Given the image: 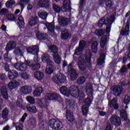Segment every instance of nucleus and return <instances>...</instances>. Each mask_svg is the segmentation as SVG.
<instances>
[{"label":"nucleus","instance_id":"nucleus-16","mask_svg":"<svg viewBox=\"0 0 130 130\" xmlns=\"http://www.w3.org/2000/svg\"><path fill=\"white\" fill-rule=\"evenodd\" d=\"M5 99V100H8L9 99V94H8V90H7V87L3 86L0 91V97L2 96Z\"/></svg>","mask_w":130,"mask_h":130},{"label":"nucleus","instance_id":"nucleus-56","mask_svg":"<svg viewBox=\"0 0 130 130\" xmlns=\"http://www.w3.org/2000/svg\"><path fill=\"white\" fill-rule=\"evenodd\" d=\"M53 8L54 11H55V12H56V13H59L60 12V8L55 5H54L53 6Z\"/></svg>","mask_w":130,"mask_h":130},{"label":"nucleus","instance_id":"nucleus-29","mask_svg":"<svg viewBox=\"0 0 130 130\" xmlns=\"http://www.w3.org/2000/svg\"><path fill=\"white\" fill-rule=\"evenodd\" d=\"M34 76L35 78L38 81H40L44 78V74L42 72L37 71L35 72Z\"/></svg>","mask_w":130,"mask_h":130},{"label":"nucleus","instance_id":"nucleus-12","mask_svg":"<svg viewBox=\"0 0 130 130\" xmlns=\"http://www.w3.org/2000/svg\"><path fill=\"white\" fill-rule=\"evenodd\" d=\"M111 122L112 124L119 126L121 124V121H120V118L116 115H113L111 118Z\"/></svg>","mask_w":130,"mask_h":130},{"label":"nucleus","instance_id":"nucleus-3","mask_svg":"<svg viewBox=\"0 0 130 130\" xmlns=\"http://www.w3.org/2000/svg\"><path fill=\"white\" fill-rule=\"evenodd\" d=\"M115 19L114 16H111L110 20L107 18L102 19L99 21L98 23L99 28H101V27L103 26V24H105V25H107L106 28L107 32H110V26H111V24L114 21Z\"/></svg>","mask_w":130,"mask_h":130},{"label":"nucleus","instance_id":"nucleus-41","mask_svg":"<svg viewBox=\"0 0 130 130\" xmlns=\"http://www.w3.org/2000/svg\"><path fill=\"white\" fill-rule=\"evenodd\" d=\"M105 59V55L104 54H101L99 60H98V66H102V64L105 62V61H104Z\"/></svg>","mask_w":130,"mask_h":130},{"label":"nucleus","instance_id":"nucleus-59","mask_svg":"<svg viewBox=\"0 0 130 130\" xmlns=\"http://www.w3.org/2000/svg\"><path fill=\"white\" fill-rule=\"evenodd\" d=\"M22 104H23V100L22 99H19L16 102V105L19 107H22Z\"/></svg>","mask_w":130,"mask_h":130},{"label":"nucleus","instance_id":"nucleus-64","mask_svg":"<svg viewBox=\"0 0 130 130\" xmlns=\"http://www.w3.org/2000/svg\"><path fill=\"white\" fill-rule=\"evenodd\" d=\"M126 71H127V68H126V66H123L120 70L121 73H125Z\"/></svg>","mask_w":130,"mask_h":130},{"label":"nucleus","instance_id":"nucleus-28","mask_svg":"<svg viewBox=\"0 0 130 130\" xmlns=\"http://www.w3.org/2000/svg\"><path fill=\"white\" fill-rule=\"evenodd\" d=\"M117 102V98H115L111 101V102H109V106L113 107L115 109H117V108H118V104L116 103Z\"/></svg>","mask_w":130,"mask_h":130},{"label":"nucleus","instance_id":"nucleus-9","mask_svg":"<svg viewBox=\"0 0 130 130\" xmlns=\"http://www.w3.org/2000/svg\"><path fill=\"white\" fill-rule=\"evenodd\" d=\"M126 85V82L125 81H123L121 82V86H115L114 88L113 91L114 93H115L116 96H118V95H120L121 92H122V87H124Z\"/></svg>","mask_w":130,"mask_h":130},{"label":"nucleus","instance_id":"nucleus-15","mask_svg":"<svg viewBox=\"0 0 130 130\" xmlns=\"http://www.w3.org/2000/svg\"><path fill=\"white\" fill-rule=\"evenodd\" d=\"M45 98L46 100H57L59 98V95L56 93H47Z\"/></svg>","mask_w":130,"mask_h":130},{"label":"nucleus","instance_id":"nucleus-55","mask_svg":"<svg viewBox=\"0 0 130 130\" xmlns=\"http://www.w3.org/2000/svg\"><path fill=\"white\" fill-rule=\"evenodd\" d=\"M86 46V42L84 41H81L79 42V47L84 49L85 48V47Z\"/></svg>","mask_w":130,"mask_h":130},{"label":"nucleus","instance_id":"nucleus-35","mask_svg":"<svg viewBox=\"0 0 130 130\" xmlns=\"http://www.w3.org/2000/svg\"><path fill=\"white\" fill-rule=\"evenodd\" d=\"M26 109L29 112H31L32 113H36L38 112V110L36 108L35 106H32V107L30 106V105H27L26 106Z\"/></svg>","mask_w":130,"mask_h":130},{"label":"nucleus","instance_id":"nucleus-17","mask_svg":"<svg viewBox=\"0 0 130 130\" xmlns=\"http://www.w3.org/2000/svg\"><path fill=\"white\" fill-rule=\"evenodd\" d=\"M38 6L39 8H48L49 7V1L39 0L38 3Z\"/></svg>","mask_w":130,"mask_h":130},{"label":"nucleus","instance_id":"nucleus-14","mask_svg":"<svg viewBox=\"0 0 130 130\" xmlns=\"http://www.w3.org/2000/svg\"><path fill=\"white\" fill-rule=\"evenodd\" d=\"M20 92L21 94H30L32 92V88L28 86H22L20 88Z\"/></svg>","mask_w":130,"mask_h":130},{"label":"nucleus","instance_id":"nucleus-25","mask_svg":"<svg viewBox=\"0 0 130 130\" xmlns=\"http://www.w3.org/2000/svg\"><path fill=\"white\" fill-rule=\"evenodd\" d=\"M45 26L47 27L48 31H49L51 33V35H53L54 34V29H55V27H54V24H53V23H47L45 24Z\"/></svg>","mask_w":130,"mask_h":130},{"label":"nucleus","instance_id":"nucleus-31","mask_svg":"<svg viewBox=\"0 0 130 130\" xmlns=\"http://www.w3.org/2000/svg\"><path fill=\"white\" fill-rule=\"evenodd\" d=\"M38 20V19L37 16L31 17L28 21V24L29 26H35V25H36V24H37Z\"/></svg>","mask_w":130,"mask_h":130},{"label":"nucleus","instance_id":"nucleus-49","mask_svg":"<svg viewBox=\"0 0 130 130\" xmlns=\"http://www.w3.org/2000/svg\"><path fill=\"white\" fill-rule=\"evenodd\" d=\"M82 113L84 115L88 114V108L87 105L83 106L82 108Z\"/></svg>","mask_w":130,"mask_h":130},{"label":"nucleus","instance_id":"nucleus-38","mask_svg":"<svg viewBox=\"0 0 130 130\" xmlns=\"http://www.w3.org/2000/svg\"><path fill=\"white\" fill-rule=\"evenodd\" d=\"M48 15V14H47V13H46L44 10H40L38 12V16H40V18L43 19V20H45V19L47 18Z\"/></svg>","mask_w":130,"mask_h":130},{"label":"nucleus","instance_id":"nucleus-8","mask_svg":"<svg viewBox=\"0 0 130 130\" xmlns=\"http://www.w3.org/2000/svg\"><path fill=\"white\" fill-rule=\"evenodd\" d=\"M68 73L70 74V79L72 81H75L77 78V72H76V70H74L73 69V65L72 63H70L68 66Z\"/></svg>","mask_w":130,"mask_h":130},{"label":"nucleus","instance_id":"nucleus-57","mask_svg":"<svg viewBox=\"0 0 130 130\" xmlns=\"http://www.w3.org/2000/svg\"><path fill=\"white\" fill-rule=\"evenodd\" d=\"M6 17L10 21L15 20V16H14L13 14H8Z\"/></svg>","mask_w":130,"mask_h":130},{"label":"nucleus","instance_id":"nucleus-43","mask_svg":"<svg viewBox=\"0 0 130 130\" xmlns=\"http://www.w3.org/2000/svg\"><path fill=\"white\" fill-rule=\"evenodd\" d=\"M29 2H30V0H20L19 5L21 8V11H23V9H24L25 5H27Z\"/></svg>","mask_w":130,"mask_h":130},{"label":"nucleus","instance_id":"nucleus-7","mask_svg":"<svg viewBox=\"0 0 130 130\" xmlns=\"http://www.w3.org/2000/svg\"><path fill=\"white\" fill-rule=\"evenodd\" d=\"M15 47H16V43L15 42H10L7 44L6 46L7 52L4 55V58L7 61L12 59V57L9 56V53L8 52L10 51V50H12V49H13V48H15Z\"/></svg>","mask_w":130,"mask_h":130},{"label":"nucleus","instance_id":"nucleus-63","mask_svg":"<svg viewBox=\"0 0 130 130\" xmlns=\"http://www.w3.org/2000/svg\"><path fill=\"white\" fill-rule=\"evenodd\" d=\"M8 13V10L6 9H2L0 11V14L2 16L4 15H6Z\"/></svg>","mask_w":130,"mask_h":130},{"label":"nucleus","instance_id":"nucleus-34","mask_svg":"<svg viewBox=\"0 0 130 130\" xmlns=\"http://www.w3.org/2000/svg\"><path fill=\"white\" fill-rule=\"evenodd\" d=\"M25 50L22 47H20L19 48H16L14 53L16 54V55H22L23 53H24V51Z\"/></svg>","mask_w":130,"mask_h":130},{"label":"nucleus","instance_id":"nucleus-36","mask_svg":"<svg viewBox=\"0 0 130 130\" xmlns=\"http://www.w3.org/2000/svg\"><path fill=\"white\" fill-rule=\"evenodd\" d=\"M31 62L30 65L29 66L30 68L32 69L34 71H38L39 69L41 68L40 63H37L36 64H33V62L32 61H29Z\"/></svg>","mask_w":130,"mask_h":130},{"label":"nucleus","instance_id":"nucleus-30","mask_svg":"<svg viewBox=\"0 0 130 130\" xmlns=\"http://www.w3.org/2000/svg\"><path fill=\"white\" fill-rule=\"evenodd\" d=\"M66 117L68 121H70V122H72V121H74L75 119L73 112H71L70 111H67Z\"/></svg>","mask_w":130,"mask_h":130},{"label":"nucleus","instance_id":"nucleus-11","mask_svg":"<svg viewBox=\"0 0 130 130\" xmlns=\"http://www.w3.org/2000/svg\"><path fill=\"white\" fill-rule=\"evenodd\" d=\"M58 22L59 25L64 27V26H67L68 24L70 23L71 20L69 18H66L60 16L58 18Z\"/></svg>","mask_w":130,"mask_h":130},{"label":"nucleus","instance_id":"nucleus-48","mask_svg":"<svg viewBox=\"0 0 130 130\" xmlns=\"http://www.w3.org/2000/svg\"><path fill=\"white\" fill-rule=\"evenodd\" d=\"M83 50H84V49H83V48L78 47L76 49L75 54H76V55H80V54H82V53H83Z\"/></svg>","mask_w":130,"mask_h":130},{"label":"nucleus","instance_id":"nucleus-4","mask_svg":"<svg viewBox=\"0 0 130 130\" xmlns=\"http://www.w3.org/2000/svg\"><path fill=\"white\" fill-rule=\"evenodd\" d=\"M12 66L15 68L17 71H21V72H25L27 71L28 67L31 66V61L26 60L24 63L17 62L13 64Z\"/></svg>","mask_w":130,"mask_h":130},{"label":"nucleus","instance_id":"nucleus-61","mask_svg":"<svg viewBox=\"0 0 130 130\" xmlns=\"http://www.w3.org/2000/svg\"><path fill=\"white\" fill-rule=\"evenodd\" d=\"M95 33L96 35H98V36H101V35H103L104 31L103 30H96Z\"/></svg>","mask_w":130,"mask_h":130},{"label":"nucleus","instance_id":"nucleus-39","mask_svg":"<svg viewBox=\"0 0 130 130\" xmlns=\"http://www.w3.org/2000/svg\"><path fill=\"white\" fill-rule=\"evenodd\" d=\"M120 117L123 121H126L127 120V114L124 110L121 111Z\"/></svg>","mask_w":130,"mask_h":130},{"label":"nucleus","instance_id":"nucleus-32","mask_svg":"<svg viewBox=\"0 0 130 130\" xmlns=\"http://www.w3.org/2000/svg\"><path fill=\"white\" fill-rule=\"evenodd\" d=\"M53 57L54 61H55L56 63L59 64V63L61 62V58H60V56H59V55H58V53H55L53 54Z\"/></svg>","mask_w":130,"mask_h":130},{"label":"nucleus","instance_id":"nucleus-33","mask_svg":"<svg viewBox=\"0 0 130 130\" xmlns=\"http://www.w3.org/2000/svg\"><path fill=\"white\" fill-rule=\"evenodd\" d=\"M108 38H109V37L108 36H104L102 37L101 40V46L102 48H104V47H105Z\"/></svg>","mask_w":130,"mask_h":130},{"label":"nucleus","instance_id":"nucleus-51","mask_svg":"<svg viewBox=\"0 0 130 130\" xmlns=\"http://www.w3.org/2000/svg\"><path fill=\"white\" fill-rule=\"evenodd\" d=\"M130 102V95H126L125 96V99L124 100V104H126V105H127V104H129Z\"/></svg>","mask_w":130,"mask_h":130},{"label":"nucleus","instance_id":"nucleus-1","mask_svg":"<svg viewBox=\"0 0 130 130\" xmlns=\"http://www.w3.org/2000/svg\"><path fill=\"white\" fill-rule=\"evenodd\" d=\"M88 51L89 53L87 54V56L84 54H82L78 58L77 64L81 72H85L87 66L90 68V67L92 66L91 62V53H90L89 50H88Z\"/></svg>","mask_w":130,"mask_h":130},{"label":"nucleus","instance_id":"nucleus-53","mask_svg":"<svg viewBox=\"0 0 130 130\" xmlns=\"http://www.w3.org/2000/svg\"><path fill=\"white\" fill-rule=\"evenodd\" d=\"M30 127L31 128H33V127H35V126L36 125V120L34 118H31L30 120Z\"/></svg>","mask_w":130,"mask_h":130},{"label":"nucleus","instance_id":"nucleus-54","mask_svg":"<svg viewBox=\"0 0 130 130\" xmlns=\"http://www.w3.org/2000/svg\"><path fill=\"white\" fill-rule=\"evenodd\" d=\"M70 34L69 32L66 31L62 33L61 38L62 39H68L69 38Z\"/></svg>","mask_w":130,"mask_h":130},{"label":"nucleus","instance_id":"nucleus-44","mask_svg":"<svg viewBox=\"0 0 130 130\" xmlns=\"http://www.w3.org/2000/svg\"><path fill=\"white\" fill-rule=\"evenodd\" d=\"M16 4V2L14 0H10L6 2V6L7 8H12L14 5Z\"/></svg>","mask_w":130,"mask_h":130},{"label":"nucleus","instance_id":"nucleus-45","mask_svg":"<svg viewBox=\"0 0 130 130\" xmlns=\"http://www.w3.org/2000/svg\"><path fill=\"white\" fill-rule=\"evenodd\" d=\"M85 82H86L85 77H80L77 79V84H79V85H83Z\"/></svg>","mask_w":130,"mask_h":130},{"label":"nucleus","instance_id":"nucleus-23","mask_svg":"<svg viewBox=\"0 0 130 130\" xmlns=\"http://www.w3.org/2000/svg\"><path fill=\"white\" fill-rule=\"evenodd\" d=\"M70 5L71 3L69 0H65L63 2V10L64 12H70L71 11V8H70Z\"/></svg>","mask_w":130,"mask_h":130},{"label":"nucleus","instance_id":"nucleus-52","mask_svg":"<svg viewBox=\"0 0 130 130\" xmlns=\"http://www.w3.org/2000/svg\"><path fill=\"white\" fill-rule=\"evenodd\" d=\"M43 100H44V99H39L37 100V103H38V104H39V105H40L42 108H46V107H47V105H42V104H40V103H42V101H43Z\"/></svg>","mask_w":130,"mask_h":130},{"label":"nucleus","instance_id":"nucleus-24","mask_svg":"<svg viewBox=\"0 0 130 130\" xmlns=\"http://www.w3.org/2000/svg\"><path fill=\"white\" fill-rule=\"evenodd\" d=\"M54 70V66H53V63H49L46 69V74L47 75H51L53 73Z\"/></svg>","mask_w":130,"mask_h":130},{"label":"nucleus","instance_id":"nucleus-58","mask_svg":"<svg viewBox=\"0 0 130 130\" xmlns=\"http://www.w3.org/2000/svg\"><path fill=\"white\" fill-rule=\"evenodd\" d=\"M92 103V100L90 98H87L85 101V105H90Z\"/></svg>","mask_w":130,"mask_h":130},{"label":"nucleus","instance_id":"nucleus-18","mask_svg":"<svg viewBox=\"0 0 130 130\" xmlns=\"http://www.w3.org/2000/svg\"><path fill=\"white\" fill-rule=\"evenodd\" d=\"M42 61L43 62H46L48 64L49 63H54V62L50 60V56L47 54H43L42 56Z\"/></svg>","mask_w":130,"mask_h":130},{"label":"nucleus","instance_id":"nucleus-47","mask_svg":"<svg viewBox=\"0 0 130 130\" xmlns=\"http://www.w3.org/2000/svg\"><path fill=\"white\" fill-rule=\"evenodd\" d=\"M26 99L29 103L30 104H35V99L34 98L31 96H27L26 98Z\"/></svg>","mask_w":130,"mask_h":130},{"label":"nucleus","instance_id":"nucleus-40","mask_svg":"<svg viewBox=\"0 0 130 130\" xmlns=\"http://www.w3.org/2000/svg\"><path fill=\"white\" fill-rule=\"evenodd\" d=\"M121 35H129V24H127L125 26V30H121Z\"/></svg>","mask_w":130,"mask_h":130},{"label":"nucleus","instance_id":"nucleus-21","mask_svg":"<svg viewBox=\"0 0 130 130\" xmlns=\"http://www.w3.org/2000/svg\"><path fill=\"white\" fill-rule=\"evenodd\" d=\"M42 93H43V88L41 87H39L34 91L33 95L35 97H40Z\"/></svg>","mask_w":130,"mask_h":130},{"label":"nucleus","instance_id":"nucleus-20","mask_svg":"<svg viewBox=\"0 0 130 130\" xmlns=\"http://www.w3.org/2000/svg\"><path fill=\"white\" fill-rule=\"evenodd\" d=\"M20 86V83L17 80H14L10 82L8 84V88L12 90L13 89H16Z\"/></svg>","mask_w":130,"mask_h":130},{"label":"nucleus","instance_id":"nucleus-27","mask_svg":"<svg viewBox=\"0 0 130 130\" xmlns=\"http://www.w3.org/2000/svg\"><path fill=\"white\" fill-rule=\"evenodd\" d=\"M105 3L107 8H111L113 6V3L111 0H99L100 5H103Z\"/></svg>","mask_w":130,"mask_h":130},{"label":"nucleus","instance_id":"nucleus-62","mask_svg":"<svg viewBox=\"0 0 130 130\" xmlns=\"http://www.w3.org/2000/svg\"><path fill=\"white\" fill-rule=\"evenodd\" d=\"M16 130H23V123H20L16 126Z\"/></svg>","mask_w":130,"mask_h":130},{"label":"nucleus","instance_id":"nucleus-19","mask_svg":"<svg viewBox=\"0 0 130 130\" xmlns=\"http://www.w3.org/2000/svg\"><path fill=\"white\" fill-rule=\"evenodd\" d=\"M36 37L38 40H45L48 38V35L44 32H38L36 34Z\"/></svg>","mask_w":130,"mask_h":130},{"label":"nucleus","instance_id":"nucleus-22","mask_svg":"<svg viewBox=\"0 0 130 130\" xmlns=\"http://www.w3.org/2000/svg\"><path fill=\"white\" fill-rule=\"evenodd\" d=\"M8 77L10 80H14L18 77V72L15 70L10 71L8 72Z\"/></svg>","mask_w":130,"mask_h":130},{"label":"nucleus","instance_id":"nucleus-2","mask_svg":"<svg viewBox=\"0 0 130 130\" xmlns=\"http://www.w3.org/2000/svg\"><path fill=\"white\" fill-rule=\"evenodd\" d=\"M60 92L66 97L72 96V97H74V98H78L80 96L79 87L75 85L71 86L69 90H68L67 87L62 86L60 88Z\"/></svg>","mask_w":130,"mask_h":130},{"label":"nucleus","instance_id":"nucleus-50","mask_svg":"<svg viewBox=\"0 0 130 130\" xmlns=\"http://www.w3.org/2000/svg\"><path fill=\"white\" fill-rule=\"evenodd\" d=\"M66 104L70 107H75V106L76 105V103L74 101H68L66 103Z\"/></svg>","mask_w":130,"mask_h":130},{"label":"nucleus","instance_id":"nucleus-10","mask_svg":"<svg viewBox=\"0 0 130 130\" xmlns=\"http://www.w3.org/2000/svg\"><path fill=\"white\" fill-rule=\"evenodd\" d=\"M27 52L34 55H37L39 52V47L38 46H31L27 48Z\"/></svg>","mask_w":130,"mask_h":130},{"label":"nucleus","instance_id":"nucleus-42","mask_svg":"<svg viewBox=\"0 0 130 130\" xmlns=\"http://www.w3.org/2000/svg\"><path fill=\"white\" fill-rule=\"evenodd\" d=\"M20 77L23 80H28L30 79V75L26 72H23L20 74Z\"/></svg>","mask_w":130,"mask_h":130},{"label":"nucleus","instance_id":"nucleus-37","mask_svg":"<svg viewBox=\"0 0 130 130\" xmlns=\"http://www.w3.org/2000/svg\"><path fill=\"white\" fill-rule=\"evenodd\" d=\"M91 49L94 53H96L98 51V43L97 42H93L91 46Z\"/></svg>","mask_w":130,"mask_h":130},{"label":"nucleus","instance_id":"nucleus-13","mask_svg":"<svg viewBox=\"0 0 130 130\" xmlns=\"http://www.w3.org/2000/svg\"><path fill=\"white\" fill-rule=\"evenodd\" d=\"M17 23L18 27L20 30L21 29H24V28H25V22H24V18H23V16H22L21 14L18 15Z\"/></svg>","mask_w":130,"mask_h":130},{"label":"nucleus","instance_id":"nucleus-26","mask_svg":"<svg viewBox=\"0 0 130 130\" xmlns=\"http://www.w3.org/2000/svg\"><path fill=\"white\" fill-rule=\"evenodd\" d=\"M86 93L88 96H92L93 95V86L92 84L88 83L86 85Z\"/></svg>","mask_w":130,"mask_h":130},{"label":"nucleus","instance_id":"nucleus-5","mask_svg":"<svg viewBox=\"0 0 130 130\" xmlns=\"http://www.w3.org/2000/svg\"><path fill=\"white\" fill-rule=\"evenodd\" d=\"M52 80L56 84L59 85V84H63V83L67 82V77L62 73H60L56 76H54Z\"/></svg>","mask_w":130,"mask_h":130},{"label":"nucleus","instance_id":"nucleus-46","mask_svg":"<svg viewBox=\"0 0 130 130\" xmlns=\"http://www.w3.org/2000/svg\"><path fill=\"white\" fill-rule=\"evenodd\" d=\"M49 48L51 52H52L53 54H54V53H57V51H58L57 48L55 46L51 45Z\"/></svg>","mask_w":130,"mask_h":130},{"label":"nucleus","instance_id":"nucleus-6","mask_svg":"<svg viewBox=\"0 0 130 130\" xmlns=\"http://www.w3.org/2000/svg\"><path fill=\"white\" fill-rule=\"evenodd\" d=\"M49 125L53 129H60L62 128V123L59 120L54 119H51L49 122Z\"/></svg>","mask_w":130,"mask_h":130},{"label":"nucleus","instance_id":"nucleus-60","mask_svg":"<svg viewBox=\"0 0 130 130\" xmlns=\"http://www.w3.org/2000/svg\"><path fill=\"white\" fill-rule=\"evenodd\" d=\"M8 113L9 111H8V110H4L2 113L3 118H6V117L8 116Z\"/></svg>","mask_w":130,"mask_h":130}]
</instances>
